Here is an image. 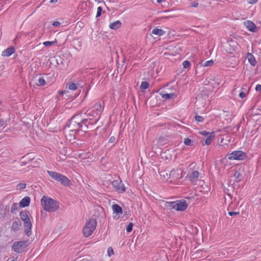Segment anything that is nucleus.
<instances>
[{
  "label": "nucleus",
  "instance_id": "obj_1",
  "mask_svg": "<svg viewBox=\"0 0 261 261\" xmlns=\"http://www.w3.org/2000/svg\"><path fill=\"white\" fill-rule=\"evenodd\" d=\"M86 112L84 114L79 113L73 116L67 123L66 126L71 128L70 131L79 130L85 126L86 128L89 124V121L93 120L92 118H87Z\"/></svg>",
  "mask_w": 261,
  "mask_h": 261
},
{
  "label": "nucleus",
  "instance_id": "obj_2",
  "mask_svg": "<svg viewBox=\"0 0 261 261\" xmlns=\"http://www.w3.org/2000/svg\"><path fill=\"white\" fill-rule=\"evenodd\" d=\"M41 204L43 209L47 212H55L59 208L58 203L56 200L46 196L42 197Z\"/></svg>",
  "mask_w": 261,
  "mask_h": 261
},
{
  "label": "nucleus",
  "instance_id": "obj_3",
  "mask_svg": "<svg viewBox=\"0 0 261 261\" xmlns=\"http://www.w3.org/2000/svg\"><path fill=\"white\" fill-rule=\"evenodd\" d=\"M47 173L51 178L60 182L64 186L69 187L71 185V181L63 174L50 170H47Z\"/></svg>",
  "mask_w": 261,
  "mask_h": 261
},
{
  "label": "nucleus",
  "instance_id": "obj_4",
  "mask_svg": "<svg viewBox=\"0 0 261 261\" xmlns=\"http://www.w3.org/2000/svg\"><path fill=\"white\" fill-rule=\"evenodd\" d=\"M165 205L169 208L175 209L178 211H184L187 208L188 204L185 200H178L175 201L166 202Z\"/></svg>",
  "mask_w": 261,
  "mask_h": 261
},
{
  "label": "nucleus",
  "instance_id": "obj_5",
  "mask_svg": "<svg viewBox=\"0 0 261 261\" xmlns=\"http://www.w3.org/2000/svg\"><path fill=\"white\" fill-rule=\"evenodd\" d=\"M97 222L95 219H90L86 223L83 229V233L85 237L90 236L95 229Z\"/></svg>",
  "mask_w": 261,
  "mask_h": 261
},
{
  "label": "nucleus",
  "instance_id": "obj_6",
  "mask_svg": "<svg viewBox=\"0 0 261 261\" xmlns=\"http://www.w3.org/2000/svg\"><path fill=\"white\" fill-rule=\"evenodd\" d=\"M247 156L245 152L241 150L234 151L228 155L229 160H243Z\"/></svg>",
  "mask_w": 261,
  "mask_h": 261
},
{
  "label": "nucleus",
  "instance_id": "obj_7",
  "mask_svg": "<svg viewBox=\"0 0 261 261\" xmlns=\"http://www.w3.org/2000/svg\"><path fill=\"white\" fill-rule=\"evenodd\" d=\"M27 247V242L21 241L14 242L12 245V248L14 251L19 253L22 252Z\"/></svg>",
  "mask_w": 261,
  "mask_h": 261
},
{
  "label": "nucleus",
  "instance_id": "obj_8",
  "mask_svg": "<svg viewBox=\"0 0 261 261\" xmlns=\"http://www.w3.org/2000/svg\"><path fill=\"white\" fill-rule=\"evenodd\" d=\"M103 109V107L101 103L99 102H96L92 108L88 109L86 112L87 115H90L93 111H95V114L96 116H99Z\"/></svg>",
  "mask_w": 261,
  "mask_h": 261
},
{
  "label": "nucleus",
  "instance_id": "obj_9",
  "mask_svg": "<svg viewBox=\"0 0 261 261\" xmlns=\"http://www.w3.org/2000/svg\"><path fill=\"white\" fill-rule=\"evenodd\" d=\"M184 171L180 168H176L171 171L169 177L173 179L181 178L184 175Z\"/></svg>",
  "mask_w": 261,
  "mask_h": 261
},
{
  "label": "nucleus",
  "instance_id": "obj_10",
  "mask_svg": "<svg viewBox=\"0 0 261 261\" xmlns=\"http://www.w3.org/2000/svg\"><path fill=\"white\" fill-rule=\"evenodd\" d=\"M112 185L115 190L119 192L123 193L125 191V188L120 179L113 180Z\"/></svg>",
  "mask_w": 261,
  "mask_h": 261
},
{
  "label": "nucleus",
  "instance_id": "obj_11",
  "mask_svg": "<svg viewBox=\"0 0 261 261\" xmlns=\"http://www.w3.org/2000/svg\"><path fill=\"white\" fill-rule=\"evenodd\" d=\"M23 222L24 226L25 228H26L24 232L27 236L29 237L32 234V224L31 221L30 219H29L23 221Z\"/></svg>",
  "mask_w": 261,
  "mask_h": 261
},
{
  "label": "nucleus",
  "instance_id": "obj_12",
  "mask_svg": "<svg viewBox=\"0 0 261 261\" xmlns=\"http://www.w3.org/2000/svg\"><path fill=\"white\" fill-rule=\"evenodd\" d=\"M244 24L249 31L252 32H255L256 31V27L251 21L247 20L244 21Z\"/></svg>",
  "mask_w": 261,
  "mask_h": 261
},
{
  "label": "nucleus",
  "instance_id": "obj_13",
  "mask_svg": "<svg viewBox=\"0 0 261 261\" xmlns=\"http://www.w3.org/2000/svg\"><path fill=\"white\" fill-rule=\"evenodd\" d=\"M199 176V172L197 171H194L192 173L188 175L189 179L192 182H194L197 181Z\"/></svg>",
  "mask_w": 261,
  "mask_h": 261
},
{
  "label": "nucleus",
  "instance_id": "obj_14",
  "mask_svg": "<svg viewBox=\"0 0 261 261\" xmlns=\"http://www.w3.org/2000/svg\"><path fill=\"white\" fill-rule=\"evenodd\" d=\"M15 51V48L13 46H10L2 51V56L5 57H9L12 55Z\"/></svg>",
  "mask_w": 261,
  "mask_h": 261
},
{
  "label": "nucleus",
  "instance_id": "obj_15",
  "mask_svg": "<svg viewBox=\"0 0 261 261\" xmlns=\"http://www.w3.org/2000/svg\"><path fill=\"white\" fill-rule=\"evenodd\" d=\"M30 198L28 196H25L19 202L20 207H25L28 206L30 203Z\"/></svg>",
  "mask_w": 261,
  "mask_h": 261
},
{
  "label": "nucleus",
  "instance_id": "obj_16",
  "mask_svg": "<svg viewBox=\"0 0 261 261\" xmlns=\"http://www.w3.org/2000/svg\"><path fill=\"white\" fill-rule=\"evenodd\" d=\"M112 209L114 214L119 216L122 214V209L119 205L117 204H113L112 205Z\"/></svg>",
  "mask_w": 261,
  "mask_h": 261
},
{
  "label": "nucleus",
  "instance_id": "obj_17",
  "mask_svg": "<svg viewBox=\"0 0 261 261\" xmlns=\"http://www.w3.org/2000/svg\"><path fill=\"white\" fill-rule=\"evenodd\" d=\"M246 58L248 62L253 66H255L256 64V61L255 57L251 53H247Z\"/></svg>",
  "mask_w": 261,
  "mask_h": 261
},
{
  "label": "nucleus",
  "instance_id": "obj_18",
  "mask_svg": "<svg viewBox=\"0 0 261 261\" xmlns=\"http://www.w3.org/2000/svg\"><path fill=\"white\" fill-rule=\"evenodd\" d=\"M95 113V111H93V112L91 113V114L86 115V116L87 117L89 116L90 118H91V117H97L94 119H93V120L89 121V124H90L91 125L96 124L97 122V121H98V120L99 119V116H96V114Z\"/></svg>",
  "mask_w": 261,
  "mask_h": 261
},
{
  "label": "nucleus",
  "instance_id": "obj_19",
  "mask_svg": "<svg viewBox=\"0 0 261 261\" xmlns=\"http://www.w3.org/2000/svg\"><path fill=\"white\" fill-rule=\"evenodd\" d=\"M121 25V22L119 20H116L115 22H113L112 23H111L109 24V28L111 30H116L120 28Z\"/></svg>",
  "mask_w": 261,
  "mask_h": 261
},
{
  "label": "nucleus",
  "instance_id": "obj_20",
  "mask_svg": "<svg viewBox=\"0 0 261 261\" xmlns=\"http://www.w3.org/2000/svg\"><path fill=\"white\" fill-rule=\"evenodd\" d=\"M162 97L165 99H174L177 97V95L174 93H166L162 94Z\"/></svg>",
  "mask_w": 261,
  "mask_h": 261
},
{
  "label": "nucleus",
  "instance_id": "obj_21",
  "mask_svg": "<svg viewBox=\"0 0 261 261\" xmlns=\"http://www.w3.org/2000/svg\"><path fill=\"white\" fill-rule=\"evenodd\" d=\"M152 33L153 35L161 36L165 34V31L161 29L154 28L152 30Z\"/></svg>",
  "mask_w": 261,
  "mask_h": 261
},
{
  "label": "nucleus",
  "instance_id": "obj_22",
  "mask_svg": "<svg viewBox=\"0 0 261 261\" xmlns=\"http://www.w3.org/2000/svg\"><path fill=\"white\" fill-rule=\"evenodd\" d=\"M20 225L21 222H20L19 221H14L12 224L11 229L14 231H17Z\"/></svg>",
  "mask_w": 261,
  "mask_h": 261
},
{
  "label": "nucleus",
  "instance_id": "obj_23",
  "mask_svg": "<svg viewBox=\"0 0 261 261\" xmlns=\"http://www.w3.org/2000/svg\"><path fill=\"white\" fill-rule=\"evenodd\" d=\"M19 207H20L19 204L17 203H14L11 206V213L13 214L16 213L18 211Z\"/></svg>",
  "mask_w": 261,
  "mask_h": 261
},
{
  "label": "nucleus",
  "instance_id": "obj_24",
  "mask_svg": "<svg viewBox=\"0 0 261 261\" xmlns=\"http://www.w3.org/2000/svg\"><path fill=\"white\" fill-rule=\"evenodd\" d=\"M215 137L214 133H211L210 135L207 137L205 141L204 144L208 145H210L212 141L213 138Z\"/></svg>",
  "mask_w": 261,
  "mask_h": 261
},
{
  "label": "nucleus",
  "instance_id": "obj_25",
  "mask_svg": "<svg viewBox=\"0 0 261 261\" xmlns=\"http://www.w3.org/2000/svg\"><path fill=\"white\" fill-rule=\"evenodd\" d=\"M19 216H20V218L21 220L22 221H24L27 220V219H30L29 217H28L27 214L26 213V212H25L24 211L20 212V214H19Z\"/></svg>",
  "mask_w": 261,
  "mask_h": 261
},
{
  "label": "nucleus",
  "instance_id": "obj_26",
  "mask_svg": "<svg viewBox=\"0 0 261 261\" xmlns=\"http://www.w3.org/2000/svg\"><path fill=\"white\" fill-rule=\"evenodd\" d=\"M234 177H235L236 179L239 181L241 180L242 174L239 171L236 170L234 173Z\"/></svg>",
  "mask_w": 261,
  "mask_h": 261
},
{
  "label": "nucleus",
  "instance_id": "obj_27",
  "mask_svg": "<svg viewBox=\"0 0 261 261\" xmlns=\"http://www.w3.org/2000/svg\"><path fill=\"white\" fill-rule=\"evenodd\" d=\"M45 84V81L43 77H40L38 80L37 85L40 86H43Z\"/></svg>",
  "mask_w": 261,
  "mask_h": 261
},
{
  "label": "nucleus",
  "instance_id": "obj_28",
  "mask_svg": "<svg viewBox=\"0 0 261 261\" xmlns=\"http://www.w3.org/2000/svg\"><path fill=\"white\" fill-rule=\"evenodd\" d=\"M245 89L244 88H241V92L239 94V96L241 98H244L247 95V93L245 92Z\"/></svg>",
  "mask_w": 261,
  "mask_h": 261
},
{
  "label": "nucleus",
  "instance_id": "obj_29",
  "mask_svg": "<svg viewBox=\"0 0 261 261\" xmlns=\"http://www.w3.org/2000/svg\"><path fill=\"white\" fill-rule=\"evenodd\" d=\"M148 87H149V84L148 83V82H147L146 81L142 82L141 86H140L141 89H146Z\"/></svg>",
  "mask_w": 261,
  "mask_h": 261
},
{
  "label": "nucleus",
  "instance_id": "obj_30",
  "mask_svg": "<svg viewBox=\"0 0 261 261\" xmlns=\"http://www.w3.org/2000/svg\"><path fill=\"white\" fill-rule=\"evenodd\" d=\"M213 63H214L213 60H211L207 61L203 63V64L202 65V66L204 67L211 66L213 64Z\"/></svg>",
  "mask_w": 261,
  "mask_h": 261
},
{
  "label": "nucleus",
  "instance_id": "obj_31",
  "mask_svg": "<svg viewBox=\"0 0 261 261\" xmlns=\"http://www.w3.org/2000/svg\"><path fill=\"white\" fill-rule=\"evenodd\" d=\"M56 42V41H45L43 43V44L45 46H51L53 45V44H54Z\"/></svg>",
  "mask_w": 261,
  "mask_h": 261
},
{
  "label": "nucleus",
  "instance_id": "obj_32",
  "mask_svg": "<svg viewBox=\"0 0 261 261\" xmlns=\"http://www.w3.org/2000/svg\"><path fill=\"white\" fill-rule=\"evenodd\" d=\"M184 143L186 146H190L191 145L192 141L190 138H187L184 139Z\"/></svg>",
  "mask_w": 261,
  "mask_h": 261
},
{
  "label": "nucleus",
  "instance_id": "obj_33",
  "mask_svg": "<svg viewBox=\"0 0 261 261\" xmlns=\"http://www.w3.org/2000/svg\"><path fill=\"white\" fill-rule=\"evenodd\" d=\"M191 65V63L189 61L186 60L182 62V66L184 68H189Z\"/></svg>",
  "mask_w": 261,
  "mask_h": 261
},
{
  "label": "nucleus",
  "instance_id": "obj_34",
  "mask_svg": "<svg viewBox=\"0 0 261 261\" xmlns=\"http://www.w3.org/2000/svg\"><path fill=\"white\" fill-rule=\"evenodd\" d=\"M68 88L71 90H75L77 89V85L74 83H70L68 85Z\"/></svg>",
  "mask_w": 261,
  "mask_h": 261
},
{
  "label": "nucleus",
  "instance_id": "obj_35",
  "mask_svg": "<svg viewBox=\"0 0 261 261\" xmlns=\"http://www.w3.org/2000/svg\"><path fill=\"white\" fill-rule=\"evenodd\" d=\"M26 184L20 183L18 184L16 186V189L17 190H23L25 188Z\"/></svg>",
  "mask_w": 261,
  "mask_h": 261
},
{
  "label": "nucleus",
  "instance_id": "obj_36",
  "mask_svg": "<svg viewBox=\"0 0 261 261\" xmlns=\"http://www.w3.org/2000/svg\"><path fill=\"white\" fill-rule=\"evenodd\" d=\"M134 224L133 223H130L126 227V230L127 232H130L133 229Z\"/></svg>",
  "mask_w": 261,
  "mask_h": 261
},
{
  "label": "nucleus",
  "instance_id": "obj_37",
  "mask_svg": "<svg viewBox=\"0 0 261 261\" xmlns=\"http://www.w3.org/2000/svg\"><path fill=\"white\" fill-rule=\"evenodd\" d=\"M107 253L109 257H111L113 254H114V251L112 247H110L108 248Z\"/></svg>",
  "mask_w": 261,
  "mask_h": 261
},
{
  "label": "nucleus",
  "instance_id": "obj_38",
  "mask_svg": "<svg viewBox=\"0 0 261 261\" xmlns=\"http://www.w3.org/2000/svg\"><path fill=\"white\" fill-rule=\"evenodd\" d=\"M6 126V122L3 119H0V129H3Z\"/></svg>",
  "mask_w": 261,
  "mask_h": 261
},
{
  "label": "nucleus",
  "instance_id": "obj_39",
  "mask_svg": "<svg viewBox=\"0 0 261 261\" xmlns=\"http://www.w3.org/2000/svg\"><path fill=\"white\" fill-rule=\"evenodd\" d=\"M195 119L196 121L199 122H201L204 120V118L202 116L199 115H196L195 117Z\"/></svg>",
  "mask_w": 261,
  "mask_h": 261
},
{
  "label": "nucleus",
  "instance_id": "obj_40",
  "mask_svg": "<svg viewBox=\"0 0 261 261\" xmlns=\"http://www.w3.org/2000/svg\"><path fill=\"white\" fill-rule=\"evenodd\" d=\"M102 12V8L101 7H98L97 9V13L96 17H99L101 14Z\"/></svg>",
  "mask_w": 261,
  "mask_h": 261
},
{
  "label": "nucleus",
  "instance_id": "obj_41",
  "mask_svg": "<svg viewBox=\"0 0 261 261\" xmlns=\"http://www.w3.org/2000/svg\"><path fill=\"white\" fill-rule=\"evenodd\" d=\"M200 134L202 136H209L211 133L206 130H202L200 133Z\"/></svg>",
  "mask_w": 261,
  "mask_h": 261
},
{
  "label": "nucleus",
  "instance_id": "obj_42",
  "mask_svg": "<svg viewBox=\"0 0 261 261\" xmlns=\"http://www.w3.org/2000/svg\"><path fill=\"white\" fill-rule=\"evenodd\" d=\"M228 215L230 216H235V215H238L239 214V212H229L228 213Z\"/></svg>",
  "mask_w": 261,
  "mask_h": 261
},
{
  "label": "nucleus",
  "instance_id": "obj_43",
  "mask_svg": "<svg viewBox=\"0 0 261 261\" xmlns=\"http://www.w3.org/2000/svg\"><path fill=\"white\" fill-rule=\"evenodd\" d=\"M247 2L249 4H254L256 3L258 0H247Z\"/></svg>",
  "mask_w": 261,
  "mask_h": 261
},
{
  "label": "nucleus",
  "instance_id": "obj_44",
  "mask_svg": "<svg viewBox=\"0 0 261 261\" xmlns=\"http://www.w3.org/2000/svg\"><path fill=\"white\" fill-rule=\"evenodd\" d=\"M60 24H61V23L58 21H55L53 23V25L54 27H56L59 26Z\"/></svg>",
  "mask_w": 261,
  "mask_h": 261
},
{
  "label": "nucleus",
  "instance_id": "obj_45",
  "mask_svg": "<svg viewBox=\"0 0 261 261\" xmlns=\"http://www.w3.org/2000/svg\"><path fill=\"white\" fill-rule=\"evenodd\" d=\"M255 90L256 91H261V85L257 84L255 87Z\"/></svg>",
  "mask_w": 261,
  "mask_h": 261
},
{
  "label": "nucleus",
  "instance_id": "obj_46",
  "mask_svg": "<svg viewBox=\"0 0 261 261\" xmlns=\"http://www.w3.org/2000/svg\"><path fill=\"white\" fill-rule=\"evenodd\" d=\"M115 140V138L114 136H112L109 138V142L113 143Z\"/></svg>",
  "mask_w": 261,
  "mask_h": 261
},
{
  "label": "nucleus",
  "instance_id": "obj_47",
  "mask_svg": "<svg viewBox=\"0 0 261 261\" xmlns=\"http://www.w3.org/2000/svg\"><path fill=\"white\" fill-rule=\"evenodd\" d=\"M198 6V4L196 2H192L191 4V6L192 7H197Z\"/></svg>",
  "mask_w": 261,
  "mask_h": 261
},
{
  "label": "nucleus",
  "instance_id": "obj_48",
  "mask_svg": "<svg viewBox=\"0 0 261 261\" xmlns=\"http://www.w3.org/2000/svg\"><path fill=\"white\" fill-rule=\"evenodd\" d=\"M58 0H50V3L51 4H53V3H57L58 2Z\"/></svg>",
  "mask_w": 261,
  "mask_h": 261
},
{
  "label": "nucleus",
  "instance_id": "obj_49",
  "mask_svg": "<svg viewBox=\"0 0 261 261\" xmlns=\"http://www.w3.org/2000/svg\"><path fill=\"white\" fill-rule=\"evenodd\" d=\"M158 3H161L163 2V0H156Z\"/></svg>",
  "mask_w": 261,
  "mask_h": 261
}]
</instances>
